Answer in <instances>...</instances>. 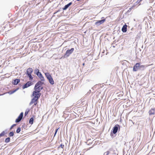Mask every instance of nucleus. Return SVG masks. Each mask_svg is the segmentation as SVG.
Masks as SVG:
<instances>
[{"label": "nucleus", "mask_w": 155, "mask_h": 155, "mask_svg": "<svg viewBox=\"0 0 155 155\" xmlns=\"http://www.w3.org/2000/svg\"><path fill=\"white\" fill-rule=\"evenodd\" d=\"M41 81H41H39L36 83L34 87V89L37 90V89H38L44 84V83Z\"/></svg>", "instance_id": "nucleus-4"}, {"label": "nucleus", "mask_w": 155, "mask_h": 155, "mask_svg": "<svg viewBox=\"0 0 155 155\" xmlns=\"http://www.w3.org/2000/svg\"><path fill=\"white\" fill-rule=\"evenodd\" d=\"M127 25L125 24L124 25H123L121 29L122 31L123 32L125 33L127 31Z\"/></svg>", "instance_id": "nucleus-11"}, {"label": "nucleus", "mask_w": 155, "mask_h": 155, "mask_svg": "<svg viewBox=\"0 0 155 155\" xmlns=\"http://www.w3.org/2000/svg\"><path fill=\"white\" fill-rule=\"evenodd\" d=\"M16 124H13L10 127V130H11L16 125Z\"/></svg>", "instance_id": "nucleus-29"}, {"label": "nucleus", "mask_w": 155, "mask_h": 155, "mask_svg": "<svg viewBox=\"0 0 155 155\" xmlns=\"http://www.w3.org/2000/svg\"><path fill=\"white\" fill-rule=\"evenodd\" d=\"M38 99H37L36 98H33L31 100V101L30 103H29V105H31L32 104H34L36 101H38Z\"/></svg>", "instance_id": "nucleus-10"}, {"label": "nucleus", "mask_w": 155, "mask_h": 155, "mask_svg": "<svg viewBox=\"0 0 155 155\" xmlns=\"http://www.w3.org/2000/svg\"><path fill=\"white\" fill-rule=\"evenodd\" d=\"M74 50V49L73 48H72L71 49H68L67 50L64 54V57L67 58L70 55L72 54Z\"/></svg>", "instance_id": "nucleus-2"}, {"label": "nucleus", "mask_w": 155, "mask_h": 155, "mask_svg": "<svg viewBox=\"0 0 155 155\" xmlns=\"http://www.w3.org/2000/svg\"><path fill=\"white\" fill-rule=\"evenodd\" d=\"M21 130V128L20 127H18L16 130V132L17 133H19Z\"/></svg>", "instance_id": "nucleus-25"}, {"label": "nucleus", "mask_w": 155, "mask_h": 155, "mask_svg": "<svg viewBox=\"0 0 155 155\" xmlns=\"http://www.w3.org/2000/svg\"><path fill=\"white\" fill-rule=\"evenodd\" d=\"M140 63H137L133 67V71H136L140 70Z\"/></svg>", "instance_id": "nucleus-7"}, {"label": "nucleus", "mask_w": 155, "mask_h": 155, "mask_svg": "<svg viewBox=\"0 0 155 155\" xmlns=\"http://www.w3.org/2000/svg\"><path fill=\"white\" fill-rule=\"evenodd\" d=\"M139 0V2H140L142 0Z\"/></svg>", "instance_id": "nucleus-37"}, {"label": "nucleus", "mask_w": 155, "mask_h": 155, "mask_svg": "<svg viewBox=\"0 0 155 155\" xmlns=\"http://www.w3.org/2000/svg\"><path fill=\"white\" fill-rule=\"evenodd\" d=\"M20 81V80L19 79H16L14 80L12 82V84L14 85L17 84Z\"/></svg>", "instance_id": "nucleus-15"}, {"label": "nucleus", "mask_w": 155, "mask_h": 155, "mask_svg": "<svg viewBox=\"0 0 155 155\" xmlns=\"http://www.w3.org/2000/svg\"><path fill=\"white\" fill-rule=\"evenodd\" d=\"M33 71V69L31 68H29L27 69L26 71V74H31Z\"/></svg>", "instance_id": "nucleus-13"}, {"label": "nucleus", "mask_w": 155, "mask_h": 155, "mask_svg": "<svg viewBox=\"0 0 155 155\" xmlns=\"http://www.w3.org/2000/svg\"><path fill=\"white\" fill-rule=\"evenodd\" d=\"M34 118L32 117H31L29 120V124H32L33 123Z\"/></svg>", "instance_id": "nucleus-18"}, {"label": "nucleus", "mask_w": 155, "mask_h": 155, "mask_svg": "<svg viewBox=\"0 0 155 155\" xmlns=\"http://www.w3.org/2000/svg\"><path fill=\"white\" fill-rule=\"evenodd\" d=\"M110 153V151H107L106 152L104 153V155H108Z\"/></svg>", "instance_id": "nucleus-30"}, {"label": "nucleus", "mask_w": 155, "mask_h": 155, "mask_svg": "<svg viewBox=\"0 0 155 155\" xmlns=\"http://www.w3.org/2000/svg\"><path fill=\"white\" fill-rule=\"evenodd\" d=\"M39 72V70L36 68L34 71V73L35 74H37Z\"/></svg>", "instance_id": "nucleus-20"}, {"label": "nucleus", "mask_w": 155, "mask_h": 155, "mask_svg": "<svg viewBox=\"0 0 155 155\" xmlns=\"http://www.w3.org/2000/svg\"><path fill=\"white\" fill-rule=\"evenodd\" d=\"M15 92H16V90H14L13 91H10L8 92V93L10 94H11L15 93Z\"/></svg>", "instance_id": "nucleus-27"}, {"label": "nucleus", "mask_w": 155, "mask_h": 155, "mask_svg": "<svg viewBox=\"0 0 155 155\" xmlns=\"http://www.w3.org/2000/svg\"><path fill=\"white\" fill-rule=\"evenodd\" d=\"M84 64H85L84 63H83L82 64L83 66H84Z\"/></svg>", "instance_id": "nucleus-36"}, {"label": "nucleus", "mask_w": 155, "mask_h": 155, "mask_svg": "<svg viewBox=\"0 0 155 155\" xmlns=\"http://www.w3.org/2000/svg\"><path fill=\"white\" fill-rule=\"evenodd\" d=\"M43 87H41V86L38 89H37L36 90H37L38 91H39V92H40L41 90H42L43 89Z\"/></svg>", "instance_id": "nucleus-28"}, {"label": "nucleus", "mask_w": 155, "mask_h": 155, "mask_svg": "<svg viewBox=\"0 0 155 155\" xmlns=\"http://www.w3.org/2000/svg\"><path fill=\"white\" fill-rule=\"evenodd\" d=\"M18 88H17L16 89L14 90H16V91H17V90H18Z\"/></svg>", "instance_id": "nucleus-34"}, {"label": "nucleus", "mask_w": 155, "mask_h": 155, "mask_svg": "<svg viewBox=\"0 0 155 155\" xmlns=\"http://www.w3.org/2000/svg\"><path fill=\"white\" fill-rule=\"evenodd\" d=\"M120 126L119 125L116 124L113 127V133L114 134H116L117 131L119 130H120Z\"/></svg>", "instance_id": "nucleus-3"}, {"label": "nucleus", "mask_w": 155, "mask_h": 155, "mask_svg": "<svg viewBox=\"0 0 155 155\" xmlns=\"http://www.w3.org/2000/svg\"><path fill=\"white\" fill-rule=\"evenodd\" d=\"M23 115V112H21L18 118L16 119L15 122L18 123L22 119Z\"/></svg>", "instance_id": "nucleus-6"}, {"label": "nucleus", "mask_w": 155, "mask_h": 155, "mask_svg": "<svg viewBox=\"0 0 155 155\" xmlns=\"http://www.w3.org/2000/svg\"><path fill=\"white\" fill-rule=\"evenodd\" d=\"M60 146L61 147L62 149L64 148V145H62V144H61L60 145Z\"/></svg>", "instance_id": "nucleus-32"}, {"label": "nucleus", "mask_w": 155, "mask_h": 155, "mask_svg": "<svg viewBox=\"0 0 155 155\" xmlns=\"http://www.w3.org/2000/svg\"><path fill=\"white\" fill-rule=\"evenodd\" d=\"M14 135V132L13 131H11L10 132L9 134V136L10 137H12Z\"/></svg>", "instance_id": "nucleus-24"}, {"label": "nucleus", "mask_w": 155, "mask_h": 155, "mask_svg": "<svg viewBox=\"0 0 155 155\" xmlns=\"http://www.w3.org/2000/svg\"><path fill=\"white\" fill-rule=\"evenodd\" d=\"M36 75L41 81H45L44 78L40 72H39Z\"/></svg>", "instance_id": "nucleus-9"}, {"label": "nucleus", "mask_w": 155, "mask_h": 155, "mask_svg": "<svg viewBox=\"0 0 155 155\" xmlns=\"http://www.w3.org/2000/svg\"><path fill=\"white\" fill-rule=\"evenodd\" d=\"M37 103H38V101H36V102H35V103H34V105L33 106V107H34V106H36L37 104Z\"/></svg>", "instance_id": "nucleus-33"}, {"label": "nucleus", "mask_w": 155, "mask_h": 155, "mask_svg": "<svg viewBox=\"0 0 155 155\" xmlns=\"http://www.w3.org/2000/svg\"><path fill=\"white\" fill-rule=\"evenodd\" d=\"M30 110L29 109H27L25 111V116H26L28 114V113L29 111Z\"/></svg>", "instance_id": "nucleus-26"}, {"label": "nucleus", "mask_w": 155, "mask_h": 155, "mask_svg": "<svg viewBox=\"0 0 155 155\" xmlns=\"http://www.w3.org/2000/svg\"><path fill=\"white\" fill-rule=\"evenodd\" d=\"M10 138L9 137H8L7 138H6L5 140V142L6 143H8L10 141Z\"/></svg>", "instance_id": "nucleus-21"}, {"label": "nucleus", "mask_w": 155, "mask_h": 155, "mask_svg": "<svg viewBox=\"0 0 155 155\" xmlns=\"http://www.w3.org/2000/svg\"><path fill=\"white\" fill-rule=\"evenodd\" d=\"M45 74L47 79L51 77L50 74L48 72H46L45 73Z\"/></svg>", "instance_id": "nucleus-17"}, {"label": "nucleus", "mask_w": 155, "mask_h": 155, "mask_svg": "<svg viewBox=\"0 0 155 155\" xmlns=\"http://www.w3.org/2000/svg\"><path fill=\"white\" fill-rule=\"evenodd\" d=\"M26 74L29 78L30 80H32L33 79V77H32L31 74Z\"/></svg>", "instance_id": "nucleus-19"}, {"label": "nucleus", "mask_w": 155, "mask_h": 155, "mask_svg": "<svg viewBox=\"0 0 155 155\" xmlns=\"http://www.w3.org/2000/svg\"><path fill=\"white\" fill-rule=\"evenodd\" d=\"M144 68V66L143 65H140V70H143Z\"/></svg>", "instance_id": "nucleus-23"}, {"label": "nucleus", "mask_w": 155, "mask_h": 155, "mask_svg": "<svg viewBox=\"0 0 155 155\" xmlns=\"http://www.w3.org/2000/svg\"><path fill=\"white\" fill-rule=\"evenodd\" d=\"M155 108H152L149 111V113L150 115H154L155 114L154 111Z\"/></svg>", "instance_id": "nucleus-14"}, {"label": "nucleus", "mask_w": 155, "mask_h": 155, "mask_svg": "<svg viewBox=\"0 0 155 155\" xmlns=\"http://www.w3.org/2000/svg\"><path fill=\"white\" fill-rule=\"evenodd\" d=\"M58 128L57 129H56V130H55V133H54V136H55L58 131Z\"/></svg>", "instance_id": "nucleus-31"}, {"label": "nucleus", "mask_w": 155, "mask_h": 155, "mask_svg": "<svg viewBox=\"0 0 155 155\" xmlns=\"http://www.w3.org/2000/svg\"><path fill=\"white\" fill-rule=\"evenodd\" d=\"M32 84V82L30 81H28L22 86V88L23 89H25L31 86Z\"/></svg>", "instance_id": "nucleus-8"}, {"label": "nucleus", "mask_w": 155, "mask_h": 155, "mask_svg": "<svg viewBox=\"0 0 155 155\" xmlns=\"http://www.w3.org/2000/svg\"><path fill=\"white\" fill-rule=\"evenodd\" d=\"M60 11L59 10H58L57 11V12L56 13H57Z\"/></svg>", "instance_id": "nucleus-35"}, {"label": "nucleus", "mask_w": 155, "mask_h": 155, "mask_svg": "<svg viewBox=\"0 0 155 155\" xmlns=\"http://www.w3.org/2000/svg\"><path fill=\"white\" fill-rule=\"evenodd\" d=\"M102 19L101 20H98L95 23V25L97 26H99L100 25L102 24L105 21V19H104L103 17L102 18Z\"/></svg>", "instance_id": "nucleus-5"}, {"label": "nucleus", "mask_w": 155, "mask_h": 155, "mask_svg": "<svg viewBox=\"0 0 155 155\" xmlns=\"http://www.w3.org/2000/svg\"><path fill=\"white\" fill-rule=\"evenodd\" d=\"M34 90H35L33 91L32 95L34 97L33 98L38 99L41 96V94L39 91L36 89Z\"/></svg>", "instance_id": "nucleus-1"}, {"label": "nucleus", "mask_w": 155, "mask_h": 155, "mask_svg": "<svg viewBox=\"0 0 155 155\" xmlns=\"http://www.w3.org/2000/svg\"><path fill=\"white\" fill-rule=\"evenodd\" d=\"M48 79V80L49 82L51 84L53 85L54 84V81L52 77Z\"/></svg>", "instance_id": "nucleus-16"}, {"label": "nucleus", "mask_w": 155, "mask_h": 155, "mask_svg": "<svg viewBox=\"0 0 155 155\" xmlns=\"http://www.w3.org/2000/svg\"><path fill=\"white\" fill-rule=\"evenodd\" d=\"M6 134V133L4 131H3L0 134V137L3 136L4 135Z\"/></svg>", "instance_id": "nucleus-22"}, {"label": "nucleus", "mask_w": 155, "mask_h": 155, "mask_svg": "<svg viewBox=\"0 0 155 155\" xmlns=\"http://www.w3.org/2000/svg\"><path fill=\"white\" fill-rule=\"evenodd\" d=\"M72 4V2H70L67 4V5H65L64 8H63V9L64 10H66L68 7H69L70 6L71 4Z\"/></svg>", "instance_id": "nucleus-12"}]
</instances>
